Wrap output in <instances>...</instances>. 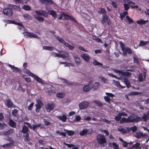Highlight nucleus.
<instances>
[{"label":"nucleus","mask_w":149,"mask_h":149,"mask_svg":"<svg viewBox=\"0 0 149 149\" xmlns=\"http://www.w3.org/2000/svg\"><path fill=\"white\" fill-rule=\"evenodd\" d=\"M128 118L130 120H133V121L130 122L131 123H137L142 120V119L140 117L137 116L134 114L130 115Z\"/></svg>","instance_id":"obj_1"},{"label":"nucleus","mask_w":149,"mask_h":149,"mask_svg":"<svg viewBox=\"0 0 149 149\" xmlns=\"http://www.w3.org/2000/svg\"><path fill=\"white\" fill-rule=\"evenodd\" d=\"M101 22L103 24L105 23H106L108 25H110L111 23L110 18L107 14L102 15V19L101 21Z\"/></svg>","instance_id":"obj_2"},{"label":"nucleus","mask_w":149,"mask_h":149,"mask_svg":"<svg viewBox=\"0 0 149 149\" xmlns=\"http://www.w3.org/2000/svg\"><path fill=\"white\" fill-rule=\"evenodd\" d=\"M97 140L98 143L100 144H102L106 142L104 136L101 134H99L97 136Z\"/></svg>","instance_id":"obj_3"},{"label":"nucleus","mask_w":149,"mask_h":149,"mask_svg":"<svg viewBox=\"0 0 149 149\" xmlns=\"http://www.w3.org/2000/svg\"><path fill=\"white\" fill-rule=\"evenodd\" d=\"M24 36L26 38H38V36L36 34L33 33H32L29 32H24L23 33Z\"/></svg>","instance_id":"obj_4"},{"label":"nucleus","mask_w":149,"mask_h":149,"mask_svg":"<svg viewBox=\"0 0 149 149\" xmlns=\"http://www.w3.org/2000/svg\"><path fill=\"white\" fill-rule=\"evenodd\" d=\"M61 15H62V16L65 17H64L63 18V19H65V20H68V18H69L71 20H72L73 22L76 23H77V20L74 18L72 17L71 16L69 15L68 14H67L66 13H65L64 12H62L61 13Z\"/></svg>","instance_id":"obj_5"},{"label":"nucleus","mask_w":149,"mask_h":149,"mask_svg":"<svg viewBox=\"0 0 149 149\" xmlns=\"http://www.w3.org/2000/svg\"><path fill=\"white\" fill-rule=\"evenodd\" d=\"M3 13L8 16H11L12 15L13 11L12 9L10 7H8L4 9L3 10Z\"/></svg>","instance_id":"obj_6"},{"label":"nucleus","mask_w":149,"mask_h":149,"mask_svg":"<svg viewBox=\"0 0 149 149\" xmlns=\"http://www.w3.org/2000/svg\"><path fill=\"white\" fill-rule=\"evenodd\" d=\"M147 134L146 133L143 134L142 132H137L134 136L138 139L145 137L147 136Z\"/></svg>","instance_id":"obj_7"},{"label":"nucleus","mask_w":149,"mask_h":149,"mask_svg":"<svg viewBox=\"0 0 149 149\" xmlns=\"http://www.w3.org/2000/svg\"><path fill=\"white\" fill-rule=\"evenodd\" d=\"M89 103L86 101H83L79 104V106L80 109H83L87 107Z\"/></svg>","instance_id":"obj_8"},{"label":"nucleus","mask_w":149,"mask_h":149,"mask_svg":"<svg viewBox=\"0 0 149 149\" xmlns=\"http://www.w3.org/2000/svg\"><path fill=\"white\" fill-rule=\"evenodd\" d=\"M14 132V130L13 129H10L8 131L4 132L3 133V134L7 137L10 136L13 134Z\"/></svg>","instance_id":"obj_9"},{"label":"nucleus","mask_w":149,"mask_h":149,"mask_svg":"<svg viewBox=\"0 0 149 149\" xmlns=\"http://www.w3.org/2000/svg\"><path fill=\"white\" fill-rule=\"evenodd\" d=\"M35 13L38 15L43 16L45 17H47L48 16V13H47L45 11L42 10H36Z\"/></svg>","instance_id":"obj_10"},{"label":"nucleus","mask_w":149,"mask_h":149,"mask_svg":"<svg viewBox=\"0 0 149 149\" xmlns=\"http://www.w3.org/2000/svg\"><path fill=\"white\" fill-rule=\"evenodd\" d=\"M132 121H133V120H130L128 118H126L123 117L121 119L120 122L121 123H123L125 122L126 123H130V122Z\"/></svg>","instance_id":"obj_11"},{"label":"nucleus","mask_w":149,"mask_h":149,"mask_svg":"<svg viewBox=\"0 0 149 149\" xmlns=\"http://www.w3.org/2000/svg\"><path fill=\"white\" fill-rule=\"evenodd\" d=\"M81 57L86 62L89 61L90 57L86 54H82L81 55Z\"/></svg>","instance_id":"obj_12"},{"label":"nucleus","mask_w":149,"mask_h":149,"mask_svg":"<svg viewBox=\"0 0 149 149\" xmlns=\"http://www.w3.org/2000/svg\"><path fill=\"white\" fill-rule=\"evenodd\" d=\"M92 88L89 85H86L84 86L82 88L83 91L84 92H87L89 91Z\"/></svg>","instance_id":"obj_13"},{"label":"nucleus","mask_w":149,"mask_h":149,"mask_svg":"<svg viewBox=\"0 0 149 149\" xmlns=\"http://www.w3.org/2000/svg\"><path fill=\"white\" fill-rule=\"evenodd\" d=\"M99 9L97 12L98 13L100 14H102V15L107 14V12L105 9L102 8H99Z\"/></svg>","instance_id":"obj_14"},{"label":"nucleus","mask_w":149,"mask_h":149,"mask_svg":"<svg viewBox=\"0 0 149 149\" xmlns=\"http://www.w3.org/2000/svg\"><path fill=\"white\" fill-rule=\"evenodd\" d=\"M8 125L13 128H16V123L13 120L10 119L8 122Z\"/></svg>","instance_id":"obj_15"},{"label":"nucleus","mask_w":149,"mask_h":149,"mask_svg":"<svg viewBox=\"0 0 149 149\" xmlns=\"http://www.w3.org/2000/svg\"><path fill=\"white\" fill-rule=\"evenodd\" d=\"M123 81L126 85V86L127 88H129L130 86V84L128 80V79L126 77L123 78Z\"/></svg>","instance_id":"obj_16"},{"label":"nucleus","mask_w":149,"mask_h":149,"mask_svg":"<svg viewBox=\"0 0 149 149\" xmlns=\"http://www.w3.org/2000/svg\"><path fill=\"white\" fill-rule=\"evenodd\" d=\"M54 107V104H49L46 106V108L47 109L48 111H50L51 110H52Z\"/></svg>","instance_id":"obj_17"},{"label":"nucleus","mask_w":149,"mask_h":149,"mask_svg":"<svg viewBox=\"0 0 149 149\" xmlns=\"http://www.w3.org/2000/svg\"><path fill=\"white\" fill-rule=\"evenodd\" d=\"M5 102H6V105L8 108H10L12 106L13 103L10 99H8L7 100H6Z\"/></svg>","instance_id":"obj_18"},{"label":"nucleus","mask_w":149,"mask_h":149,"mask_svg":"<svg viewBox=\"0 0 149 149\" xmlns=\"http://www.w3.org/2000/svg\"><path fill=\"white\" fill-rule=\"evenodd\" d=\"M8 66L11 68L14 72H21V70L20 69L17 67H16L14 66H13L10 64H9Z\"/></svg>","instance_id":"obj_19"},{"label":"nucleus","mask_w":149,"mask_h":149,"mask_svg":"<svg viewBox=\"0 0 149 149\" xmlns=\"http://www.w3.org/2000/svg\"><path fill=\"white\" fill-rule=\"evenodd\" d=\"M120 74L124 76H126L128 77H130L131 75V73L128 72H123L121 71H119Z\"/></svg>","instance_id":"obj_20"},{"label":"nucleus","mask_w":149,"mask_h":149,"mask_svg":"<svg viewBox=\"0 0 149 149\" xmlns=\"http://www.w3.org/2000/svg\"><path fill=\"white\" fill-rule=\"evenodd\" d=\"M8 7H10L12 10H18L20 9L19 6L16 5H13V4H10L8 6Z\"/></svg>","instance_id":"obj_21"},{"label":"nucleus","mask_w":149,"mask_h":149,"mask_svg":"<svg viewBox=\"0 0 149 149\" xmlns=\"http://www.w3.org/2000/svg\"><path fill=\"white\" fill-rule=\"evenodd\" d=\"M148 22V20H145L142 19H141L139 20H137L136 22L139 24L142 25L146 24Z\"/></svg>","instance_id":"obj_22"},{"label":"nucleus","mask_w":149,"mask_h":149,"mask_svg":"<svg viewBox=\"0 0 149 149\" xmlns=\"http://www.w3.org/2000/svg\"><path fill=\"white\" fill-rule=\"evenodd\" d=\"M63 52L64 54H60V57L64 59L68 58L69 57V54L67 52H65L64 51Z\"/></svg>","instance_id":"obj_23"},{"label":"nucleus","mask_w":149,"mask_h":149,"mask_svg":"<svg viewBox=\"0 0 149 149\" xmlns=\"http://www.w3.org/2000/svg\"><path fill=\"white\" fill-rule=\"evenodd\" d=\"M48 13V14H49L52 17H54V18H56L57 14L55 11L54 10H48V13Z\"/></svg>","instance_id":"obj_24"},{"label":"nucleus","mask_w":149,"mask_h":149,"mask_svg":"<svg viewBox=\"0 0 149 149\" xmlns=\"http://www.w3.org/2000/svg\"><path fill=\"white\" fill-rule=\"evenodd\" d=\"M64 130L69 136H72L74 134V132L72 130H68L65 129H64Z\"/></svg>","instance_id":"obj_25"},{"label":"nucleus","mask_w":149,"mask_h":149,"mask_svg":"<svg viewBox=\"0 0 149 149\" xmlns=\"http://www.w3.org/2000/svg\"><path fill=\"white\" fill-rule=\"evenodd\" d=\"M29 131V129L28 127L25 126H24L23 127L22 129L21 130V132L22 133L24 134L28 132Z\"/></svg>","instance_id":"obj_26"},{"label":"nucleus","mask_w":149,"mask_h":149,"mask_svg":"<svg viewBox=\"0 0 149 149\" xmlns=\"http://www.w3.org/2000/svg\"><path fill=\"white\" fill-rule=\"evenodd\" d=\"M55 38L57 40L60 42L64 44L65 43V41L62 38L58 36H55Z\"/></svg>","instance_id":"obj_27"},{"label":"nucleus","mask_w":149,"mask_h":149,"mask_svg":"<svg viewBox=\"0 0 149 149\" xmlns=\"http://www.w3.org/2000/svg\"><path fill=\"white\" fill-rule=\"evenodd\" d=\"M58 118L61 120L63 122H65L66 121L67 117L64 114H63L62 116H58Z\"/></svg>","instance_id":"obj_28"},{"label":"nucleus","mask_w":149,"mask_h":149,"mask_svg":"<svg viewBox=\"0 0 149 149\" xmlns=\"http://www.w3.org/2000/svg\"><path fill=\"white\" fill-rule=\"evenodd\" d=\"M34 79L37 82L41 84H43L44 83V80L42 79L41 78H40L37 75L36 76Z\"/></svg>","instance_id":"obj_29"},{"label":"nucleus","mask_w":149,"mask_h":149,"mask_svg":"<svg viewBox=\"0 0 149 149\" xmlns=\"http://www.w3.org/2000/svg\"><path fill=\"white\" fill-rule=\"evenodd\" d=\"M149 43V41H144L143 40H141L139 44V46L143 47Z\"/></svg>","instance_id":"obj_30"},{"label":"nucleus","mask_w":149,"mask_h":149,"mask_svg":"<svg viewBox=\"0 0 149 149\" xmlns=\"http://www.w3.org/2000/svg\"><path fill=\"white\" fill-rule=\"evenodd\" d=\"M100 85L99 83L95 82L92 86V88H93L95 90H97L99 88Z\"/></svg>","instance_id":"obj_31"},{"label":"nucleus","mask_w":149,"mask_h":149,"mask_svg":"<svg viewBox=\"0 0 149 149\" xmlns=\"http://www.w3.org/2000/svg\"><path fill=\"white\" fill-rule=\"evenodd\" d=\"M129 3L130 4V6L132 8H137L138 7V6L137 5H135V3H134V2L130 1Z\"/></svg>","instance_id":"obj_32"},{"label":"nucleus","mask_w":149,"mask_h":149,"mask_svg":"<svg viewBox=\"0 0 149 149\" xmlns=\"http://www.w3.org/2000/svg\"><path fill=\"white\" fill-rule=\"evenodd\" d=\"M13 146V145H11V143H9L2 145L1 146L4 148H9L10 146Z\"/></svg>","instance_id":"obj_33"},{"label":"nucleus","mask_w":149,"mask_h":149,"mask_svg":"<svg viewBox=\"0 0 149 149\" xmlns=\"http://www.w3.org/2000/svg\"><path fill=\"white\" fill-rule=\"evenodd\" d=\"M41 125L40 124H33V127L32 130L33 131H35V132H37V131L36 130V129L38 127H40L41 126Z\"/></svg>","instance_id":"obj_34"},{"label":"nucleus","mask_w":149,"mask_h":149,"mask_svg":"<svg viewBox=\"0 0 149 149\" xmlns=\"http://www.w3.org/2000/svg\"><path fill=\"white\" fill-rule=\"evenodd\" d=\"M26 73L29 74L30 76L33 77L34 79H35V77H36L37 75H36L32 73L28 69H26Z\"/></svg>","instance_id":"obj_35"},{"label":"nucleus","mask_w":149,"mask_h":149,"mask_svg":"<svg viewBox=\"0 0 149 149\" xmlns=\"http://www.w3.org/2000/svg\"><path fill=\"white\" fill-rule=\"evenodd\" d=\"M140 144L139 143H136L135 144L133 145L132 147L136 149H141V148L140 146Z\"/></svg>","instance_id":"obj_36"},{"label":"nucleus","mask_w":149,"mask_h":149,"mask_svg":"<svg viewBox=\"0 0 149 149\" xmlns=\"http://www.w3.org/2000/svg\"><path fill=\"white\" fill-rule=\"evenodd\" d=\"M128 14L127 12V11H124L123 13L120 14V18L122 20H123V18L124 17L125 15Z\"/></svg>","instance_id":"obj_37"},{"label":"nucleus","mask_w":149,"mask_h":149,"mask_svg":"<svg viewBox=\"0 0 149 149\" xmlns=\"http://www.w3.org/2000/svg\"><path fill=\"white\" fill-rule=\"evenodd\" d=\"M74 61L77 65H78L81 63V61L80 58L78 57H75L74 58Z\"/></svg>","instance_id":"obj_38"},{"label":"nucleus","mask_w":149,"mask_h":149,"mask_svg":"<svg viewBox=\"0 0 149 149\" xmlns=\"http://www.w3.org/2000/svg\"><path fill=\"white\" fill-rule=\"evenodd\" d=\"M88 132V130L87 129L83 130L82 131L80 132L79 134L81 136H83L86 134Z\"/></svg>","instance_id":"obj_39"},{"label":"nucleus","mask_w":149,"mask_h":149,"mask_svg":"<svg viewBox=\"0 0 149 149\" xmlns=\"http://www.w3.org/2000/svg\"><path fill=\"white\" fill-rule=\"evenodd\" d=\"M93 102L96 104L97 106L99 107H102L103 104L99 101L97 100H93Z\"/></svg>","instance_id":"obj_40"},{"label":"nucleus","mask_w":149,"mask_h":149,"mask_svg":"<svg viewBox=\"0 0 149 149\" xmlns=\"http://www.w3.org/2000/svg\"><path fill=\"white\" fill-rule=\"evenodd\" d=\"M140 93L137 92H129L128 94V95H139Z\"/></svg>","instance_id":"obj_41"},{"label":"nucleus","mask_w":149,"mask_h":149,"mask_svg":"<svg viewBox=\"0 0 149 149\" xmlns=\"http://www.w3.org/2000/svg\"><path fill=\"white\" fill-rule=\"evenodd\" d=\"M34 17L35 18L40 22H42L44 21V18L43 17L39 16H34Z\"/></svg>","instance_id":"obj_42"},{"label":"nucleus","mask_w":149,"mask_h":149,"mask_svg":"<svg viewBox=\"0 0 149 149\" xmlns=\"http://www.w3.org/2000/svg\"><path fill=\"white\" fill-rule=\"evenodd\" d=\"M121 117L120 114L118 113L117 116H115L114 119L117 121H120Z\"/></svg>","instance_id":"obj_43"},{"label":"nucleus","mask_w":149,"mask_h":149,"mask_svg":"<svg viewBox=\"0 0 149 149\" xmlns=\"http://www.w3.org/2000/svg\"><path fill=\"white\" fill-rule=\"evenodd\" d=\"M23 16L24 18L26 19H30L31 18V16L27 13L24 14Z\"/></svg>","instance_id":"obj_44"},{"label":"nucleus","mask_w":149,"mask_h":149,"mask_svg":"<svg viewBox=\"0 0 149 149\" xmlns=\"http://www.w3.org/2000/svg\"><path fill=\"white\" fill-rule=\"evenodd\" d=\"M56 96L57 97L62 99L65 96L64 94H63L62 93H58L56 94Z\"/></svg>","instance_id":"obj_45"},{"label":"nucleus","mask_w":149,"mask_h":149,"mask_svg":"<svg viewBox=\"0 0 149 149\" xmlns=\"http://www.w3.org/2000/svg\"><path fill=\"white\" fill-rule=\"evenodd\" d=\"M110 144H112L113 145L112 146L114 149H119L118 148L119 145L115 143L114 142H113L112 143H110Z\"/></svg>","instance_id":"obj_46"},{"label":"nucleus","mask_w":149,"mask_h":149,"mask_svg":"<svg viewBox=\"0 0 149 149\" xmlns=\"http://www.w3.org/2000/svg\"><path fill=\"white\" fill-rule=\"evenodd\" d=\"M104 99L105 101L109 104L110 103L111 99L108 96H105L104 97Z\"/></svg>","instance_id":"obj_47"},{"label":"nucleus","mask_w":149,"mask_h":149,"mask_svg":"<svg viewBox=\"0 0 149 149\" xmlns=\"http://www.w3.org/2000/svg\"><path fill=\"white\" fill-rule=\"evenodd\" d=\"M116 85L119 88H125V86H123L120 85V82L119 81H116Z\"/></svg>","instance_id":"obj_48"},{"label":"nucleus","mask_w":149,"mask_h":149,"mask_svg":"<svg viewBox=\"0 0 149 149\" xmlns=\"http://www.w3.org/2000/svg\"><path fill=\"white\" fill-rule=\"evenodd\" d=\"M23 9L26 10H31V8L28 5H24L23 7Z\"/></svg>","instance_id":"obj_49"},{"label":"nucleus","mask_w":149,"mask_h":149,"mask_svg":"<svg viewBox=\"0 0 149 149\" xmlns=\"http://www.w3.org/2000/svg\"><path fill=\"white\" fill-rule=\"evenodd\" d=\"M126 18L127 19L129 24L134 23L133 20L128 16H126Z\"/></svg>","instance_id":"obj_50"},{"label":"nucleus","mask_w":149,"mask_h":149,"mask_svg":"<svg viewBox=\"0 0 149 149\" xmlns=\"http://www.w3.org/2000/svg\"><path fill=\"white\" fill-rule=\"evenodd\" d=\"M139 80L140 82L143 81L144 80L143 78V74L142 73H140L139 76Z\"/></svg>","instance_id":"obj_51"},{"label":"nucleus","mask_w":149,"mask_h":149,"mask_svg":"<svg viewBox=\"0 0 149 149\" xmlns=\"http://www.w3.org/2000/svg\"><path fill=\"white\" fill-rule=\"evenodd\" d=\"M93 65L95 66H97V65H102V64L98 62V61H97L95 60H94L93 63Z\"/></svg>","instance_id":"obj_52"},{"label":"nucleus","mask_w":149,"mask_h":149,"mask_svg":"<svg viewBox=\"0 0 149 149\" xmlns=\"http://www.w3.org/2000/svg\"><path fill=\"white\" fill-rule=\"evenodd\" d=\"M44 2H46L49 5H53L54 2L52 0H44Z\"/></svg>","instance_id":"obj_53"},{"label":"nucleus","mask_w":149,"mask_h":149,"mask_svg":"<svg viewBox=\"0 0 149 149\" xmlns=\"http://www.w3.org/2000/svg\"><path fill=\"white\" fill-rule=\"evenodd\" d=\"M18 110L17 109H14L12 111V114L14 116H16Z\"/></svg>","instance_id":"obj_54"},{"label":"nucleus","mask_w":149,"mask_h":149,"mask_svg":"<svg viewBox=\"0 0 149 149\" xmlns=\"http://www.w3.org/2000/svg\"><path fill=\"white\" fill-rule=\"evenodd\" d=\"M6 126V125L4 123H0V130L3 129Z\"/></svg>","instance_id":"obj_55"},{"label":"nucleus","mask_w":149,"mask_h":149,"mask_svg":"<svg viewBox=\"0 0 149 149\" xmlns=\"http://www.w3.org/2000/svg\"><path fill=\"white\" fill-rule=\"evenodd\" d=\"M131 129L132 132H135L137 130V127L136 126H134L132 127H131Z\"/></svg>","instance_id":"obj_56"},{"label":"nucleus","mask_w":149,"mask_h":149,"mask_svg":"<svg viewBox=\"0 0 149 149\" xmlns=\"http://www.w3.org/2000/svg\"><path fill=\"white\" fill-rule=\"evenodd\" d=\"M56 133L57 134L60 135H62L65 137L66 136V134L65 132H59V131L58 130L56 131Z\"/></svg>","instance_id":"obj_57"},{"label":"nucleus","mask_w":149,"mask_h":149,"mask_svg":"<svg viewBox=\"0 0 149 149\" xmlns=\"http://www.w3.org/2000/svg\"><path fill=\"white\" fill-rule=\"evenodd\" d=\"M24 136L25 138L27 140L29 141V133L27 132L26 133L24 134Z\"/></svg>","instance_id":"obj_58"},{"label":"nucleus","mask_w":149,"mask_h":149,"mask_svg":"<svg viewBox=\"0 0 149 149\" xmlns=\"http://www.w3.org/2000/svg\"><path fill=\"white\" fill-rule=\"evenodd\" d=\"M7 140L10 141V143H11V145L14 146V142L11 138L8 137Z\"/></svg>","instance_id":"obj_59"},{"label":"nucleus","mask_w":149,"mask_h":149,"mask_svg":"<svg viewBox=\"0 0 149 149\" xmlns=\"http://www.w3.org/2000/svg\"><path fill=\"white\" fill-rule=\"evenodd\" d=\"M67 84L70 86L73 85L74 86H76L78 85V84L77 83H74V82H68V83Z\"/></svg>","instance_id":"obj_60"},{"label":"nucleus","mask_w":149,"mask_h":149,"mask_svg":"<svg viewBox=\"0 0 149 149\" xmlns=\"http://www.w3.org/2000/svg\"><path fill=\"white\" fill-rule=\"evenodd\" d=\"M16 2H18L19 3L23 4L24 3H26V0H15Z\"/></svg>","instance_id":"obj_61"},{"label":"nucleus","mask_w":149,"mask_h":149,"mask_svg":"<svg viewBox=\"0 0 149 149\" xmlns=\"http://www.w3.org/2000/svg\"><path fill=\"white\" fill-rule=\"evenodd\" d=\"M125 49L127 52L129 54H131L132 53V51L130 48L127 47Z\"/></svg>","instance_id":"obj_62"},{"label":"nucleus","mask_w":149,"mask_h":149,"mask_svg":"<svg viewBox=\"0 0 149 149\" xmlns=\"http://www.w3.org/2000/svg\"><path fill=\"white\" fill-rule=\"evenodd\" d=\"M34 104V103L32 102L27 107V109L28 110H31L32 109V108L33 107Z\"/></svg>","instance_id":"obj_63"},{"label":"nucleus","mask_w":149,"mask_h":149,"mask_svg":"<svg viewBox=\"0 0 149 149\" xmlns=\"http://www.w3.org/2000/svg\"><path fill=\"white\" fill-rule=\"evenodd\" d=\"M94 38H94V39L97 42H102V40L97 37H94Z\"/></svg>","instance_id":"obj_64"}]
</instances>
